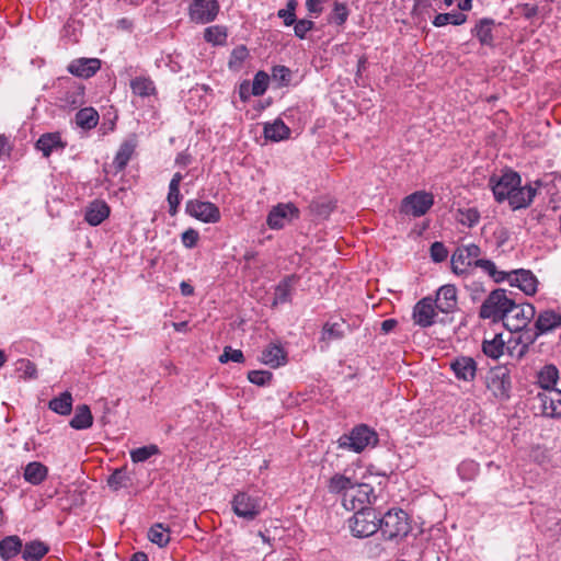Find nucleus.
<instances>
[{
  "label": "nucleus",
  "mask_w": 561,
  "mask_h": 561,
  "mask_svg": "<svg viewBox=\"0 0 561 561\" xmlns=\"http://www.w3.org/2000/svg\"><path fill=\"white\" fill-rule=\"evenodd\" d=\"M512 301L505 289H494L481 305L479 316L482 319H492L493 322H503Z\"/></svg>",
  "instance_id": "obj_1"
},
{
  "label": "nucleus",
  "mask_w": 561,
  "mask_h": 561,
  "mask_svg": "<svg viewBox=\"0 0 561 561\" xmlns=\"http://www.w3.org/2000/svg\"><path fill=\"white\" fill-rule=\"evenodd\" d=\"M348 519V528L354 537L366 538L379 529V514L373 507H357Z\"/></svg>",
  "instance_id": "obj_2"
},
{
  "label": "nucleus",
  "mask_w": 561,
  "mask_h": 561,
  "mask_svg": "<svg viewBox=\"0 0 561 561\" xmlns=\"http://www.w3.org/2000/svg\"><path fill=\"white\" fill-rule=\"evenodd\" d=\"M378 442L377 433L365 424L355 426L350 434L342 435L337 443L339 447L354 453H362Z\"/></svg>",
  "instance_id": "obj_3"
},
{
  "label": "nucleus",
  "mask_w": 561,
  "mask_h": 561,
  "mask_svg": "<svg viewBox=\"0 0 561 561\" xmlns=\"http://www.w3.org/2000/svg\"><path fill=\"white\" fill-rule=\"evenodd\" d=\"M379 529L388 540L405 537L410 533L408 514L402 510H390L382 517L379 516Z\"/></svg>",
  "instance_id": "obj_4"
},
{
  "label": "nucleus",
  "mask_w": 561,
  "mask_h": 561,
  "mask_svg": "<svg viewBox=\"0 0 561 561\" xmlns=\"http://www.w3.org/2000/svg\"><path fill=\"white\" fill-rule=\"evenodd\" d=\"M535 314L536 310L531 304H516L513 300L503 324L511 333L518 332L527 327Z\"/></svg>",
  "instance_id": "obj_5"
},
{
  "label": "nucleus",
  "mask_w": 561,
  "mask_h": 561,
  "mask_svg": "<svg viewBox=\"0 0 561 561\" xmlns=\"http://www.w3.org/2000/svg\"><path fill=\"white\" fill-rule=\"evenodd\" d=\"M231 506L233 513L245 520L255 519L263 510L262 500L247 492L237 493L231 501Z\"/></svg>",
  "instance_id": "obj_6"
},
{
  "label": "nucleus",
  "mask_w": 561,
  "mask_h": 561,
  "mask_svg": "<svg viewBox=\"0 0 561 561\" xmlns=\"http://www.w3.org/2000/svg\"><path fill=\"white\" fill-rule=\"evenodd\" d=\"M485 385L496 399H507L511 390L508 369L505 366H497L490 369L485 376Z\"/></svg>",
  "instance_id": "obj_7"
},
{
  "label": "nucleus",
  "mask_w": 561,
  "mask_h": 561,
  "mask_svg": "<svg viewBox=\"0 0 561 561\" xmlns=\"http://www.w3.org/2000/svg\"><path fill=\"white\" fill-rule=\"evenodd\" d=\"M534 408L543 416L561 417V390L548 389L535 397Z\"/></svg>",
  "instance_id": "obj_8"
},
{
  "label": "nucleus",
  "mask_w": 561,
  "mask_h": 561,
  "mask_svg": "<svg viewBox=\"0 0 561 561\" xmlns=\"http://www.w3.org/2000/svg\"><path fill=\"white\" fill-rule=\"evenodd\" d=\"M522 183L520 175L515 171H506L499 179L494 176L490 179L489 185L493 192L494 198L502 203L508 201L513 188Z\"/></svg>",
  "instance_id": "obj_9"
},
{
  "label": "nucleus",
  "mask_w": 561,
  "mask_h": 561,
  "mask_svg": "<svg viewBox=\"0 0 561 561\" xmlns=\"http://www.w3.org/2000/svg\"><path fill=\"white\" fill-rule=\"evenodd\" d=\"M481 249L474 243L458 247L451 255V268L457 275L466 273L474 261L480 260Z\"/></svg>",
  "instance_id": "obj_10"
},
{
  "label": "nucleus",
  "mask_w": 561,
  "mask_h": 561,
  "mask_svg": "<svg viewBox=\"0 0 561 561\" xmlns=\"http://www.w3.org/2000/svg\"><path fill=\"white\" fill-rule=\"evenodd\" d=\"M434 204V196L425 191H417L410 194L402 201L401 210L413 217L425 215Z\"/></svg>",
  "instance_id": "obj_11"
},
{
  "label": "nucleus",
  "mask_w": 561,
  "mask_h": 561,
  "mask_svg": "<svg viewBox=\"0 0 561 561\" xmlns=\"http://www.w3.org/2000/svg\"><path fill=\"white\" fill-rule=\"evenodd\" d=\"M185 210L190 216L203 222L214 224L220 219L219 208L210 202L190 199L186 202Z\"/></svg>",
  "instance_id": "obj_12"
},
{
  "label": "nucleus",
  "mask_w": 561,
  "mask_h": 561,
  "mask_svg": "<svg viewBox=\"0 0 561 561\" xmlns=\"http://www.w3.org/2000/svg\"><path fill=\"white\" fill-rule=\"evenodd\" d=\"M219 12L217 0H194L190 5V18L193 22L206 24L214 21Z\"/></svg>",
  "instance_id": "obj_13"
},
{
  "label": "nucleus",
  "mask_w": 561,
  "mask_h": 561,
  "mask_svg": "<svg viewBox=\"0 0 561 561\" xmlns=\"http://www.w3.org/2000/svg\"><path fill=\"white\" fill-rule=\"evenodd\" d=\"M353 480L348 477H345L343 474H334L330 481L328 489L331 493H344L343 497V505L347 510H356L357 506L355 504V497L357 496L354 494L353 489Z\"/></svg>",
  "instance_id": "obj_14"
},
{
  "label": "nucleus",
  "mask_w": 561,
  "mask_h": 561,
  "mask_svg": "<svg viewBox=\"0 0 561 561\" xmlns=\"http://www.w3.org/2000/svg\"><path fill=\"white\" fill-rule=\"evenodd\" d=\"M298 215L299 210L293 203H280L270 210L266 222L271 229H280L286 221L298 218Z\"/></svg>",
  "instance_id": "obj_15"
},
{
  "label": "nucleus",
  "mask_w": 561,
  "mask_h": 561,
  "mask_svg": "<svg viewBox=\"0 0 561 561\" xmlns=\"http://www.w3.org/2000/svg\"><path fill=\"white\" fill-rule=\"evenodd\" d=\"M507 275L505 280H507L511 286L519 288L526 295H534L536 293L537 278L530 271L523 268L507 272Z\"/></svg>",
  "instance_id": "obj_16"
},
{
  "label": "nucleus",
  "mask_w": 561,
  "mask_h": 561,
  "mask_svg": "<svg viewBox=\"0 0 561 561\" xmlns=\"http://www.w3.org/2000/svg\"><path fill=\"white\" fill-rule=\"evenodd\" d=\"M60 106L64 108H77L84 102V88L82 84L68 80L64 91H60L58 98Z\"/></svg>",
  "instance_id": "obj_17"
},
{
  "label": "nucleus",
  "mask_w": 561,
  "mask_h": 561,
  "mask_svg": "<svg viewBox=\"0 0 561 561\" xmlns=\"http://www.w3.org/2000/svg\"><path fill=\"white\" fill-rule=\"evenodd\" d=\"M435 309L437 308L434 304V299L431 297H425L417 301L413 308L412 314L414 323L422 328L434 324V318L436 316Z\"/></svg>",
  "instance_id": "obj_18"
},
{
  "label": "nucleus",
  "mask_w": 561,
  "mask_h": 561,
  "mask_svg": "<svg viewBox=\"0 0 561 561\" xmlns=\"http://www.w3.org/2000/svg\"><path fill=\"white\" fill-rule=\"evenodd\" d=\"M450 368L458 380L471 382L477 375V362L470 356L456 357L450 363Z\"/></svg>",
  "instance_id": "obj_19"
},
{
  "label": "nucleus",
  "mask_w": 561,
  "mask_h": 561,
  "mask_svg": "<svg viewBox=\"0 0 561 561\" xmlns=\"http://www.w3.org/2000/svg\"><path fill=\"white\" fill-rule=\"evenodd\" d=\"M561 327V314L553 310H545L539 313L535 328L534 336L528 337V343H533L539 335L553 331Z\"/></svg>",
  "instance_id": "obj_20"
},
{
  "label": "nucleus",
  "mask_w": 561,
  "mask_h": 561,
  "mask_svg": "<svg viewBox=\"0 0 561 561\" xmlns=\"http://www.w3.org/2000/svg\"><path fill=\"white\" fill-rule=\"evenodd\" d=\"M512 342V336L508 341H505L501 333H496L492 339H484L482 342V352L485 356L493 359L500 358L504 354L505 348L510 355H513Z\"/></svg>",
  "instance_id": "obj_21"
},
{
  "label": "nucleus",
  "mask_w": 561,
  "mask_h": 561,
  "mask_svg": "<svg viewBox=\"0 0 561 561\" xmlns=\"http://www.w3.org/2000/svg\"><path fill=\"white\" fill-rule=\"evenodd\" d=\"M436 308L443 313H450L457 309V289L454 285L447 284L436 293L434 300Z\"/></svg>",
  "instance_id": "obj_22"
},
{
  "label": "nucleus",
  "mask_w": 561,
  "mask_h": 561,
  "mask_svg": "<svg viewBox=\"0 0 561 561\" xmlns=\"http://www.w3.org/2000/svg\"><path fill=\"white\" fill-rule=\"evenodd\" d=\"M537 190L531 185L522 186L520 184L513 188L512 195L508 198L510 206L516 210L526 208L530 205L536 196Z\"/></svg>",
  "instance_id": "obj_23"
},
{
  "label": "nucleus",
  "mask_w": 561,
  "mask_h": 561,
  "mask_svg": "<svg viewBox=\"0 0 561 561\" xmlns=\"http://www.w3.org/2000/svg\"><path fill=\"white\" fill-rule=\"evenodd\" d=\"M101 67V61L98 58H80L70 62L68 70L70 73L81 77H92Z\"/></svg>",
  "instance_id": "obj_24"
},
{
  "label": "nucleus",
  "mask_w": 561,
  "mask_h": 561,
  "mask_svg": "<svg viewBox=\"0 0 561 561\" xmlns=\"http://www.w3.org/2000/svg\"><path fill=\"white\" fill-rule=\"evenodd\" d=\"M36 149L42 151L44 157H49L54 151H62L66 142L61 140L59 133H47L36 141Z\"/></svg>",
  "instance_id": "obj_25"
},
{
  "label": "nucleus",
  "mask_w": 561,
  "mask_h": 561,
  "mask_svg": "<svg viewBox=\"0 0 561 561\" xmlns=\"http://www.w3.org/2000/svg\"><path fill=\"white\" fill-rule=\"evenodd\" d=\"M261 360L272 368H277L286 364V352L280 345L271 343L262 352Z\"/></svg>",
  "instance_id": "obj_26"
},
{
  "label": "nucleus",
  "mask_w": 561,
  "mask_h": 561,
  "mask_svg": "<svg viewBox=\"0 0 561 561\" xmlns=\"http://www.w3.org/2000/svg\"><path fill=\"white\" fill-rule=\"evenodd\" d=\"M110 215V207L103 201L92 202L85 211V220L91 226H98L105 220Z\"/></svg>",
  "instance_id": "obj_27"
},
{
  "label": "nucleus",
  "mask_w": 561,
  "mask_h": 561,
  "mask_svg": "<svg viewBox=\"0 0 561 561\" xmlns=\"http://www.w3.org/2000/svg\"><path fill=\"white\" fill-rule=\"evenodd\" d=\"M48 474V468L39 461L28 462L24 468V480L33 485L41 484Z\"/></svg>",
  "instance_id": "obj_28"
},
{
  "label": "nucleus",
  "mask_w": 561,
  "mask_h": 561,
  "mask_svg": "<svg viewBox=\"0 0 561 561\" xmlns=\"http://www.w3.org/2000/svg\"><path fill=\"white\" fill-rule=\"evenodd\" d=\"M49 551V547L41 540L26 542L22 549V558L25 561H41Z\"/></svg>",
  "instance_id": "obj_29"
},
{
  "label": "nucleus",
  "mask_w": 561,
  "mask_h": 561,
  "mask_svg": "<svg viewBox=\"0 0 561 561\" xmlns=\"http://www.w3.org/2000/svg\"><path fill=\"white\" fill-rule=\"evenodd\" d=\"M23 543L19 536H7L0 540V557L8 561L22 552Z\"/></svg>",
  "instance_id": "obj_30"
},
{
  "label": "nucleus",
  "mask_w": 561,
  "mask_h": 561,
  "mask_svg": "<svg viewBox=\"0 0 561 561\" xmlns=\"http://www.w3.org/2000/svg\"><path fill=\"white\" fill-rule=\"evenodd\" d=\"M493 26L494 20L483 18L476 24L472 30V35L476 36L482 45L491 46L493 44Z\"/></svg>",
  "instance_id": "obj_31"
},
{
  "label": "nucleus",
  "mask_w": 561,
  "mask_h": 561,
  "mask_svg": "<svg viewBox=\"0 0 561 561\" xmlns=\"http://www.w3.org/2000/svg\"><path fill=\"white\" fill-rule=\"evenodd\" d=\"M294 276H287L275 287L272 302L273 307L290 301L294 289Z\"/></svg>",
  "instance_id": "obj_32"
},
{
  "label": "nucleus",
  "mask_w": 561,
  "mask_h": 561,
  "mask_svg": "<svg viewBox=\"0 0 561 561\" xmlns=\"http://www.w3.org/2000/svg\"><path fill=\"white\" fill-rule=\"evenodd\" d=\"M69 424L75 430H87L91 427L93 424V416L89 405H78Z\"/></svg>",
  "instance_id": "obj_33"
},
{
  "label": "nucleus",
  "mask_w": 561,
  "mask_h": 561,
  "mask_svg": "<svg viewBox=\"0 0 561 561\" xmlns=\"http://www.w3.org/2000/svg\"><path fill=\"white\" fill-rule=\"evenodd\" d=\"M290 129L282 119H275L273 123H266L264 126V136L272 141H280L289 137Z\"/></svg>",
  "instance_id": "obj_34"
},
{
  "label": "nucleus",
  "mask_w": 561,
  "mask_h": 561,
  "mask_svg": "<svg viewBox=\"0 0 561 561\" xmlns=\"http://www.w3.org/2000/svg\"><path fill=\"white\" fill-rule=\"evenodd\" d=\"M130 89L134 94L147 98L156 93L153 81L148 77H136L130 81Z\"/></svg>",
  "instance_id": "obj_35"
},
{
  "label": "nucleus",
  "mask_w": 561,
  "mask_h": 561,
  "mask_svg": "<svg viewBox=\"0 0 561 561\" xmlns=\"http://www.w3.org/2000/svg\"><path fill=\"white\" fill-rule=\"evenodd\" d=\"M51 411L60 415H68L72 410V396L69 391L62 392L59 397L51 399L48 403Z\"/></svg>",
  "instance_id": "obj_36"
},
{
  "label": "nucleus",
  "mask_w": 561,
  "mask_h": 561,
  "mask_svg": "<svg viewBox=\"0 0 561 561\" xmlns=\"http://www.w3.org/2000/svg\"><path fill=\"white\" fill-rule=\"evenodd\" d=\"M350 15V9L346 3L334 1L332 10L328 15L327 20L329 24H333L336 26H343Z\"/></svg>",
  "instance_id": "obj_37"
},
{
  "label": "nucleus",
  "mask_w": 561,
  "mask_h": 561,
  "mask_svg": "<svg viewBox=\"0 0 561 561\" xmlns=\"http://www.w3.org/2000/svg\"><path fill=\"white\" fill-rule=\"evenodd\" d=\"M558 379L559 371L553 365H546L538 374V383L542 388V391L554 389Z\"/></svg>",
  "instance_id": "obj_38"
},
{
  "label": "nucleus",
  "mask_w": 561,
  "mask_h": 561,
  "mask_svg": "<svg viewBox=\"0 0 561 561\" xmlns=\"http://www.w3.org/2000/svg\"><path fill=\"white\" fill-rule=\"evenodd\" d=\"M455 219L468 228L474 227L480 220V213L476 207H463L456 210Z\"/></svg>",
  "instance_id": "obj_39"
},
{
  "label": "nucleus",
  "mask_w": 561,
  "mask_h": 561,
  "mask_svg": "<svg viewBox=\"0 0 561 561\" xmlns=\"http://www.w3.org/2000/svg\"><path fill=\"white\" fill-rule=\"evenodd\" d=\"M99 122V114L92 107L81 108L76 114V124L83 129H91L96 126Z\"/></svg>",
  "instance_id": "obj_40"
},
{
  "label": "nucleus",
  "mask_w": 561,
  "mask_h": 561,
  "mask_svg": "<svg viewBox=\"0 0 561 561\" xmlns=\"http://www.w3.org/2000/svg\"><path fill=\"white\" fill-rule=\"evenodd\" d=\"M134 150L135 146L129 141H125L121 145L113 160V165L115 167L117 172L123 171L125 169L134 153Z\"/></svg>",
  "instance_id": "obj_41"
},
{
  "label": "nucleus",
  "mask_w": 561,
  "mask_h": 561,
  "mask_svg": "<svg viewBox=\"0 0 561 561\" xmlns=\"http://www.w3.org/2000/svg\"><path fill=\"white\" fill-rule=\"evenodd\" d=\"M474 266L481 268L484 273H486L495 283L505 282V277H507V272L497 270L495 263L491 260H477L474 261Z\"/></svg>",
  "instance_id": "obj_42"
},
{
  "label": "nucleus",
  "mask_w": 561,
  "mask_h": 561,
  "mask_svg": "<svg viewBox=\"0 0 561 561\" xmlns=\"http://www.w3.org/2000/svg\"><path fill=\"white\" fill-rule=\"evenodd\" d=\"M148 539L159 546L160 548L165 547L170 541L169 529L165 528L161 523H157L148 530Z\"/></svg>",
  "instance_id": "obj_43"
},
{
  "label": "nucleus",
  "mask_w": 561,
  "mask_h": 561,
  "mask_svg": "<svg viewBox=\"0 0 561 561\" xmlns=\"http://www.w3.org/2000/svg\"><path fill=\"white\" fill-rule=\"evenodd\" d=\"M466 20L467 15L461 12L438 13L433 20V24L436 27H442L447 24L461 25Z\"/></svg>",
  "instance_id": "obj_44"
},
{
  "label": "nucleus",
  "mask_w": 561,
  "mask_h": 561,
  "mask_svg": "<svg viewBox=\"0 0 561 561\" xmlns=\"http://www.w3.org/2000/svg\"><path fill=\"white\" fill-rule=\"evenodd\" d=\"M129 483L130 477L125 468L116 469L107 479L108 486L114 491L127 488Z\"/></svg>",
  "instance_id": "obj_45"
},
{
  "label": "nucleus",
  "mask_w": 561,
  "mask_h": 561,
  "mask_svg": "<svg viewBox=\"0 0 561 561\" xmlns=\"http://www.w3.org/2000/svg\"><path fill=\"white\" fill-rule=\"evenodd\" d=\"M160 453L157 445H147L130 450V458L134 462H142Z\"/></svg>",
  "instance_id": "obj_46"
},
{
  "label": "nucleus",
  "mask_w": 561,
  "mask_h": 561,
  "mask_svg": "<svg viewBox=\"0 0 561 561\" xmlns=\"http://www.w3.org/2000/svg\"><path fill=\"white\" fill-rule=\"evenodd\" d=\"M204 38L208 43H213L215 45H221L226 42L227 33L225 28L220 26H210L205 30Z\"/></svg>",
  "instance_id": "obj_47"
},
{
  "label": "nucleus",
  "mask_w": 561,
  "mask_h": 561,
  "mask_svg": "<svg viewBox=\"0 0 561 561\" xmlns=\"http://www.w3.org/2000/svg\"><path fill=\"white\" fill-rule=\"evenodd\" d=\"M270 78L264 71H259L251 83V93L255 96L263 95L268 87Z\"/></svg>",
  "instance_id": "obj_48"
},
{
  "label": "nucleus",
  "mask_w": 561,
  "mask_h": 561,
  "mask_svg": "<svg viewBox=\"0 0 561 561\" xmlns=\"http://www.w3.org/2000/svg\"><path fill=\"white\" fill-rule=\"evenodd\" d=\"M249 51L245 46L241 45L236 47L229 59V68L230 69H239L242 62L248 58Z\"/></svg>",
  "instance_id": "obj_49"
},
{
  "label": "nucleus",
  "mask_w": 561,
  "mask_h": 561,
  "mask_svg": "<svg viewBox=\"0 0 561 561\" xmlns=\"http://www.w3.org/2000/svg\"><path fill=\"white\" fill-rule=\"evenodd\" d=\"M354 494L357 496L355 497V502L357 501L360 505L365 503H370L369 494L373 492V488L369 484H353Z\"/></svg>",
  "instance_id": "obj_50"
},
{
  "label": "nucleus",
  "mask_w": 561,
  "mask_h": 561,
  "mask_svg": "<svg viewBox=\"0 0 561 561\" xmlns=\"http://www.w3.org/2000/svg\"><path fill=\"white\" fill-rule=\"evenodd\" d=\"M167 201L169 204V213L171 216H174L178 213V207L181 203L180 187L169 185Z\"/></svg>",
  "instance_id": "obj_51"
},
{
  "label": "nucleus",
  "mask_w": 561,
  "mask_h": 561,
  "mask_svg": "<svg viewBox=\"0 0 561 561\" xmlns=\"http://www.w3.org/2000/svg\"><path fill=\"white\" fill-rule=\"evenodd\" d=\"M272 376V373L267 370H251L248 374V379L256 386H265L271 381Z\"/></svg>",
  "instance_id": "obj_52"
},
{
  "label": "nucleus",
  "mask_w": 561,
  "mask_h": 561,
  "mask_svg": "<svg viewBox=\"0 0 561 561\" xmlns=\"http://www.w3.org/2000/svg\"><path fill=\"white\" fill-rule=\"evenodd\" d=\"M244 356L243 353L240 350H233L230 346H226L224 348L222 354L219 356V360L221 363H228V362H234V363H241L243 362Z\"/></svg>",
  "instance_id": "obj_53"
},
{
  "label": "nucleus",
  "mask_w": 561,
  "mask_h": 561,
  "mask_svg": "<svg viewBox=\"0 0 561 561\" xmlns=\"http://www.w3.org/2000/svg\"><path fill=\"white\" fill-rule=\"evenodd\" d=\"M314 27L311 20L301 19L294 23L295 35L299 38H305L306 34Z\"/></svg>",
  "instance_id": "obj_54"
},
{
  "label": "nucleus",
  "mask_w": 561,
  "mask_h": 561,
  "mask_svg": "<svg viewBox=\"0 0 561 561\" xmlns=\"http://www.w3.org/2000/svg\"><path fill=\"white\" fill-rule=\"evenodd\" d=\"M545 527L552 537L561 536V518H559L557 514L552 513L548 516Z\"/></svg>",
  "instance_id": "obj_55"
},
{
  "label": "nucleus",
  "mask_w": 561,
  "mask_h": 561,
  "mask_svg": "<svg viewBox=\"0 0 561 561\" xmlns=\"http://www.w3.org/2000/svg\"><path fill=\"white\" fill-rule=\"evenodd\" d=\"M272 75L282 85H287L291 78L290 70L285 66H275Z\"/></svg>",
  "instance_id": "obj_56"
},
{
  "label": "nucleus",
  "mask_w": 561,
  "mask_h": 561,
  "mask_svg": "<svg viewBox=\"0 0 561 561\" xmlns=\"http://www.w3.org/2000/svg\"><path fill=\"white\" fill-rule=\"evenodd\" d=\"M448 251L442 242H434L431 245V257L434 262H443L447 259Z\"/></svg>",
  "instance_id": "obj_57"
},
{
  "label": "nucleus",
  "mask_w": 561,
  "mask_h": 561,
  "mask_svg": "<svg viewBox=\"0 0 561 561\" xmlns=\"http://www.w3.org/2000/svg\"><path fill=\"white\" fill-rule=\"evenodd\" d=\"M198 232L194 229H187L182 233V243L185 248L192 249L198 241Z\"/></svg>",
  "instance_id": "obj_58"
},
{
  "label": "nucleus",
  "mask_w": 561,
  "mask_h": 561,
  "mask_svg": "<svg viewBox=\"0 0 561 561\" xmlns=\"http://www.w3.org/2000/svg\"><path fill=\"white\" fill-rule=\"evenodd\" d=\"M322 3L323 0H306V8L309 14L314 18L319 16L323 11Z\"/></svg>",
  "instance_id": "obj_59"
},
{
  "label": "nucleus",
  "mask_w": 561,
  "mask_h": 561,
  "mask_svg": "<svg viewBox=\"0 0 561 561\" xmlns=\"http://www.w3.org/2000/svg\"><path fill=\"white\" fill-rule=\"evenodd\" d=\"M310 208L313 213H316L317 215L321 216V217H327L329 216V214L331 213L332 210V207L330 204H325V203H319V202H313L311 205H310Z\"/></svg>",
  "instance_id": "obj_60"
},
{
  "label": "nucleus",
  "mask_w": 561,
  "mask_h": 561,
  "mask_svg": "<svg viewBox=\"0 0 561 561\" xmlns=\"http://www.w3.org/2000/svg\"><path fill=\"white\" fill-rule=\"evenodd\" d=\"M253 95L251 93V83L249 81H243L239 87V96L243 102H247L249 98Z\"/></svg>",
  "instance_id": "obj_61"
},
{
  "label": "nucleus",
  "mask_w": 561,
  "mask_h": 561,
  "mask_svg": "<svg viewBox=\"0 0 561 561\" xmlns=\"http://www.w3.org/2000/svg\"><path fill=\"white\" fill-rule=\"evenodd\" d=\"M277 15H278V18L283 19L284 24L286 26L294 25V23L296 22V14L293 12H287V11L280 9L277 12Z\"/></svg>",
  "instance_id": "obj_62"
},
{
  "label": "nucleus",
  "mask_w": 561,
  "mask_h": 561,
  "mask_svg": "<svg viewBox=\"0 0 561 561\" xmlns=\"http://www.w3.org/2000/svg\"><path fill=\"white\" fill-rule=\"evenodd\" d=\"M324 332L328 333L332 337H342L343 333L340 330V325L337 323L325 324Z\"/></svg>",
  "instance_id": "obj_63"
},
{
  "label": "nucleus",
  "mask_w": 561,
  "mask_h": 561,
  "mask_svg": "<svg viewBox=\"0 0 561 561\" xmlns=\"http://www.w3.org/2000/svg\"><path fill=\"white\" fill-rule=\"evenodd\" d=\"M397 323H398V322H397V320H394V319H387V320H383V321L381 322V331H382L383 333H389V332H391V331L396 328Z\"/></svg>",
  "instance_id": "obj_64"
}]
</instances>
